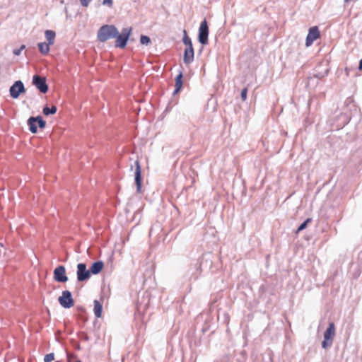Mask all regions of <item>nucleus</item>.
<instances>
[{
	"instance_id": "f257e3e1",
	"label": "nucleus",
	"mask_w": 362,
	"mask_h": 362,
	"mask_svg": "<svg viewBox=\"0 0 362 362\" xmlns=\"http://www.w3.org/2000/svg\"><path fill=\"white\" fill-rule=\"evenodd\" d=\"M118 34L117 28L113 25H104L101 26L97 33L98 40L104 42L112 38H115Z\"/></svg>"
},
{
	"instance_id": "f03ea898",
	"label": "nucleus",
	"mask_w": 362,
	"mask_h": 362,
	"mask_svg": "<svg viewBox=\"0 0 362 362\" xmlns=\"http://www.w3.org/2000/svg\"><path fill=\"white\" fill-rule=\"evenodd\" d=\"M132 28H125L122 30L121 33L116 36L115 45L116 47L124 48L126 47L127 40L132 33Z\"/></svg>"
},
{
	"instance_id": "7ed1b4c3",
	"label": "nucleus",
	"mask_w": 362,
	"mask_h": 362,
	"mask_svg": "<svg viewBox=\"0 0 362 362\" xmlns=\"http://www.w3.org/2000/svg\"><path fill=\"white\" fill-rule=\"evenodd\" d=\"M334 335L335 325L334 322H329L328 328L324 333V340L322 342V348L327 349L332 345Z\"/></svg>"
},
{
	"instance_id": "20e7f679",
	"label": "nucleus",
	"mask_w": 362,
	"mask_h": 362,
	"mask_svg": "<svg viewBox=\"0 0 362 362\" xmlns=\"http://www.w3.org/2000/svg\"><path fill=\"white\" fill-rule=\"evenodd\" d=\"M58 301L64 308H70L74 304L71 293L69 291H62V296L58 298Z\"/></svg>"
},
{
	"instance_id": "39448f33",
	"label": "nucleus",
	"mask_w": 362,
	"mask_h": 362,
	"mask_svg": "<svg viewBox=\"0 0 362 362\" xmlns=\"http://www.w3.org/2000/svg\"><path fill=\"white\" fill-rule=\"evenodd\" d=\"M209 36V27L207 21L204 19L200 25L199 29V42L202 45H206L208 43Z\"/></svg>"
},
{
	"instance_id": "423d86ee",
	"label": "nucleus",
	"mask_w": 362,
	"mask_h": 362,
	"mask_svg": "<svg viewBox=\"0 0 362 362\" xmlns=\"http://www.w3.org/2000/svg\"><path fill=\"white\" fill-rule=\"evenodd\" d=\"M33 84L42 93H46L48 90L46 78L43 76L34 75L33 77Z\"/></svg>"
},
{
	"instance_id": "0eeeda50",
	"label": "nucleus",
	"mask_w": 362,
	"mask_h": 362,
	"mask_svg": "<svg viewBox=\"0 0 362 362\" xmlns=\"http://www.w3.org/2000/svg\"><path fill=\"white\" fill-rule=\"evenodd\" d=\"M25 91L23 83L21 81H16L9 89L10 95L12 98H18L21 93Z\"/></svg>"
},
{
	"instance_id": "6e6552de",
	"label": "nucleus",
	"mask_w": 362,
	"mask_h": 362,
	"mask_svg": "<svg viewBox=\"0 0 362 362\" xmlns=\"http://www.w3.org/2000/svg\"><path fill=\"white\" fill-rule=\"evenodd\" d=\"M77 280L78 281H85L90 279V270L86 269V265L83 263H79L77 264Z\"/></svg>"
},
{
	"instance_id": "1a4fd4ad",
	"label": "nucleus",
	"mask_w": 362,
	"mask_h": 362,
	"mask_svg": "<svg viewBox=\"0 0 362 362\" xmlns=\"http://www.w3.org/2000/svg\"><path fill=\"white\" fill-rule=\"evenodd\" d=\"M54 279L56 281L64 283L68 281V277L66 275V269L64 266L59 265L54 270Z\"/></svg>"
},
{
	"instance_id": "9d476101",
	"label": "nucleus",
	"mask_w": 362,
	"mask_h": 362,
	"mask_svg": "<svg viewBox=\"0 0 362 362\" xmlns=\"http://www.w3.org/2000/svg\"><path fill=\"white\" fill-rule=\"evenodd\" d=\"M320 37V31L317 26L312 27L309 29L308 34L306 37V47L310 46L315 40Z\"/></svg>"
},
{
	"instance_id": "9b49d317",
	"label": "nucleus",
	"mask_w": 362,
	"mask_h": 362,
	"mask_svg": "<svg viewBox=\"0 0 362 362\" xmlns=\"http://www.w3.org/2000/svg\"><path fill=\"white\" fill-rule=\"evenodd\" d=\"M136 169H135V183L136 185V191L137 192H141V167L139 162L138 160H136L134 162Z\"/></svg>"
},
{
	"instance_id": "f8f14e48",
	"label": "nucleus",
	"mask_w": 362,
	"mask_h": 362,
	"mask_svg": "<svg viewBox=\"0 0 362 362\" xmlns=\"http://www.w3.org/2000/svg\"><path fill=\"white\" fill-rule=\"evenodd\" d=\"M194 60V49L193 47H186L183 62L185 64L188 65L191 64Z\"/></svg>"
},
{
	"instance_id": "ddd939ff",
	"label": "nucleus",
	"mask_w": 362,
	"mask_h": 362,
	"mask_svg": "<svg viewBox=\"0 0 362 362\" xmlns=\"http://www.w3.org/2000/svg\"><path fill=\"white\" fill-rule=\"evenodd\" d=\"M104 266V264L102 261H98L94 262L90 268V272L93 274H99L101 270L103 269Z\"/></svg>"
},
{
	"instance_id": "4468645a",
	"label": "nucleus",
	"mask_w": 362,
	"mask_h": 362,
	"mask_svg": "<svg viewBox=\"0 0 362 362\" xmlns=\"http://www.w3.org/2000/svg\"><path fill=\"white\" fill-rule=\"evenodd\" d=\"M175 89L174 90V94H176L180 91L182 86V73L180 72V74L175 78Z\"/></svg>"
},
{
	"instance_id": "2eb2a0df",
	"label": "nucleus",
	"mask_w": 362,
	"mask_h": 362,
	"mask_svg": "<svg viewBox=\"0 0 362 362\" xmlns=\"http://www.w3.org/2000/svg\"><path fill=\"white\" fill-rule=\"evenodd\" d=\"M103 306L102 304L98 300H94V308L93 312L97 317H100L102 315Z\"/></svg>"
},
{
	"instance_id": "dca6fc26",
	"label": "nucleus",
	"mask_w": 362,
	"mask_h": 362,
	"mask_svg": "<svg viewBox=\"0 0 362 362\" xmlns=\"http://www.w3.org/2000/svg\"><path fill=\"white\" fill-rule=\"evenodd\" d=\"M50 45H49V43H46V42H40L37 44L39 50H40V53L43 55H46L49 53Z\"/></svg>"
},
{
	"instance_id": "f3484780",
	"label": "nucleus",
	"mask_w": 362,
	"mask_h": 362,
	"mask_svg": "<svg viewBox=\"0 0 362 362\" xmlns=\"http://www.w3.org/2000/svg\"><path fill=\"white\" fill-rule=\"evenodd\" d=\"M45 37L48 42L47 43H49L51 45H53L54 42V39H55V36H56L55 32H54L53 30H47L45 31Z\"/></svg>"
},
{
	"instance_id": "a211bd4d",
	"label": "nucleus",
	"mask_w": 362,
	"mask_h": 362,
	"mask_svg": "<svg viewBox=\"0 0 362 362\" xmlns=\"http://www.w3.org/2000/svg\"><path fill=\"white\" fill-rule=\"evenodd\" d=\"M28 125L29 127V130L32 133L37 132V128L36 126L35 118L34 117H31L28 119Z\"/></svg>"
},
{
	"instance_id": "6ab92c4d",
	"label": "nucleus",
	"mask_w": 362,
	"mask_h": 362,
	"mask_svg": "<svg viewBox=\"0 0 362 362\" xmlns=\"http://www.w3.org/2000/svg\"><path fill=\"white\" fill-rule=\"evenodd\" d=\"M56 112H57V107L54 105H52L51 107H45L42 110L43 114L47 116L49 115L55 114Z\"/></svg>"
},
{
	"instance_id": "aec40b11",
	"label": "nucleus",
	"mask_w": 362,
	"mask_h": 362,
	"mask_svg": "<svg viewBox=\"0 0 362 362\" xmlns=\"http://www.w3.org/2000/svg\"><path fill=\"white\" fill-rule=\"evenodd\" d=\"M312 221V219L310 218H307L303 223H302L299 227L296 230V233H298L300 231H302L304 230L306 227L308 223H310Z\"/></svg>"
},
{
	"instance_id": "412c9836",
	"label": "nucleus",
	"mask_w": 362,
	"mask_h": 362,
	"mask_svg": "<svg viewBox=\"0 0 362 362\" xmlns=\"http://www.w3.org/2000/svg\"><path fill=\"white\" fill-rule=\"evenodd\" d=\"M182 41L187 47H193L191 39L187 35L186 31H185V36L182 39Z\"/></svg>"
},
{
	"instance_id": "4be33fe9",
	"label": "nucleus",
	"mask_w": 362,
	"mask_h": 362,
	"mask_svg": "<svg viewBox=\"0 0 362 362\" xmlns=\"http://www.w3.org/2000/svg\"><path fill=\"white\" fill-rule=\"evenodd\" d=\"M35 118V122H37L38 126L40 128H45L46 125L45 121L42 119V118L40 116H37Z\"/></svg>"
},
{
	"instance_id": "5701e85b",
	"label": "nucleus",
	"mask_w": 362,
	"mask_h": 362,
	"mask_svg": "<svg viewBox=\"0 0 362 362\" xmlns=\"http://www.w3.org/2000/svg\"><path fill=\"white\" fill-rule=\"evenodd\" d=\"M140 42L142 45H148L151 42V39L146 35H141L140 37Z\"/></svg>"
},
{
	"instance_id": "b1692460",
	"label": "nucleus",
	"mask_w": 362,
	"mask_h": 362,
	"mask_svg": "<svg viewBox=\"0 0 362 362\" xmlns=\"http://www.w3.org/2000/svg\"><path fill=\"white\" fill-rule=\"evenodd\" d=\"M54 359V353H50L45 356L44 362H52Z\"/></svg>"
},
{
	"instance_id": "393cba45",
	"label": "nucleus",
	"mask_w": 362,
	"mask_h": 362,
	"mask_svg": "<svg viewBox=\"0 0 362 362\" xmlns=\"http://www.w3.org/2000/svg\"><path fill=\"white\" fill-rule=\"evenodd\" d=\"M247 88H245L241 91V98L243 101H245L247 99Z\"/></svg>"
},
{
	"instance_id": "a878e982",
	"label": "nucleus",
	"mask_w": 362,
	"mask_h": 362,
	"mask_svg": "<svg viewBox=\"0 0 362 362\" xmlns=\"http://www.w3.org/2000/svg\"><path fill=\"white\" fill-rule=\"evenodd\" d=\"M90 1L91 0H80V2L83 6L87 7L89 5Z\"/></svg>"
},
{
	"instance_id": "bb28decb",
	"label": "nucleus",
	"mask_w": 362,
	"mask_h": 362,
	"mask_svg": "<svg viewBox=\"0 0 362 362\" xmlns=\"http://www.w3.org/2000/svg\"><path fill=\"white\" fill-rule=\"evenodd\" d=\"M103 4L111 7L112 6V0H103Z\"/></svg>"
},
{
	"instance_id": "cd10ccee",
	"label": "nucleus",
	"mask_w": 362,
	"mask_h": 362,
	"mask_svg": "<svg viewBox=\"0 0 362 362\" xmlns=\"http://www.w3.org/2000/svg\"><path fill=\"white\" fill-rule=\"evenodd\" d=\"M13 53L16 55V56H19L21 53V49H15L13 51Z\"/></svg>"
},
{
	"instance_id": "c85d7f7f",
	"label": "nucleus",
	"mask_w": 362,
	"mask_h": 362,
	"mask_svg": "<svg viewBox=\"0 0 362 362\" xmlns=\"http://www.w3.org/2000/svg\"><path fill=\"white\" fill-rule=\"evenodd\" d=\"M358 69L362 71V59L359 62Z\"/></svg>"
},
{
	"instance_id": "c756f323",
	"label": "nucleus",
	"mask_w": 362,
	"mask_h": 362,
	"mask_svg": "<svg viewBox=\"0 0 362 362\" xmlns=\"http://www.w3.org/2000/svg\"><path fill=\"white\" fill-rule=\"evenodd\" d=\"M25 48V46L23 45L21 46L19 49H21V52H22Z\"/></svg>"
},
{
	"instance_id": "7c9ffc66",
	"label": "nucleus",
	"mask_w": 362,
	"mask_h": 362,
	"mask_svg": "<svg viewBox=\"0 0 362 362\" xmlns=\"http://www.w3.org/2000/svg\"><path fill=\"white\" fill-rule=\"evenodd\" d=\"M76 362H82V361L80 360H76Z\"/></svg>"
}]
</instances>
